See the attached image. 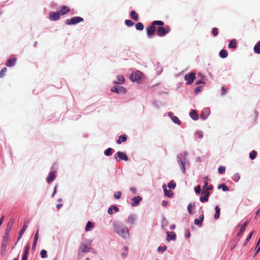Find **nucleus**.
Listing matches in <instances>:
<instances>
[{
  "label": "nucleus",
  "mask_w": 260,
  "mask_h": 260,
  "mask_svg": "<svg viewBox=\"0 0 260 260\" xmlns=\"http://www.w3.org/2000/svg\"><path fill=\"white\" fill-rule=\"evenodd\" d=\"M225 171V167L223 166H220L218 169V172L219 174H223Z\"/></svg>",
  "instance_id": "45"
},
{
  "label": "nucleus",
  "mask_w": 260,
  "mask_h": 260,
  "mask_svg": "<svg viewBox=\"0 0 260 260\" xmlns=\"http://www.w3.org/2000/svg\"><path fill=\"white\" fill-rule=\"evenodd\" d=\"M37 241H34L32 244V248L35 249L36 246Z\"/></svg>",
  "instance_id": "63"
},
{
  "label": "nucleus",
  "mask_w": 260,
  "mask_h": 260,
  "mask_svg": "<svg viewBox=\"0 0 260 260\" xmlns=\"http://www.w3.org/2000/svg\"><path fill=\"white\" fill-rule=\"evenodd\" d=\"M162 188L165 192V195L169 198H171L173 194V192L171 190H168L165 184L162 186Z\"/></svg>",
  "instance_id": "14"
},
{
  "label": "nucleus",
  "mask_w": 260,
  "mask_h": 260,
  "mask_svg": "<svg viewBox=\"0 0 260 260\" xmlns=\"http://www.w3.org/2000/svg\"><path fill=\"white\" fill-rule=\"evenodd\" d=\"M143 73L139 71H137L133 73L130 78L133 81H139L143 77Z\"/></svg>",
  "instance_id": "8"
},
{
  "label": "nucleus",
  "mask_w": 260,
  "mask_h": 260,
  "mask_svg": "<svg viewBox=\"0 0 260 260\" xmlns=\"http://www.w3.org/2000/svg\"><path fill=\"white\" fill-rule=\"evenodd\" d=\"M7 69L6 68H4L0 72V78H2L4 76L5 73H6Z\"/></svg>",
  "instance_id": "46"
},
{
  "label": "nucleus",
  "mask_w": 260,
  "mask_h": 260,
  "mask_svg": "<svg viewBox=\"0 0 260 260\" xmlns=\"http://www.w3.org/2000/svg\"><path fill=\"white\" fill-rule=\"evenodd\" d=\"M218 188H221L224 191H228L229 190V188L224 183L219 185Z\"/></svg>",
  "instance_id": "34"
},
{
  "label": "nucleus",
  "mask_w": 260,
  "mask_h": 260,
  "mask_svg": "<svg viewBox=\"0 0 260 260\" xmlns=\"http://www.w3.org/2000/svg\"><path fill=\"white\" fill-rule=\"evenodd\" d=\"M240 176L239 174L236 173L234 175L233 179L235 181H238L240 179Z\"/></svg>",
  "instance_id": "50"
},
{
  "label": "nucleus",
  "mask_w": 260,
  "mask_h": 260,
  "mask_svg": "<svg viewBox=\"0 0 260 260\" xmlns=\"http://www.w3.org/2000/svg\"><path fill=\"white\" fill-rule=\"evenodd\" d=\"M7 244V243H6L5 242V243L2 242V246H1V254L2 256H3V257L5 256V254L6 251Z\"/></svg>",
  "instance_id": "24"
},
{
  "label": "nucleus",
  "mask_w": 260,
  "mask_h": 260,
  "mask_svg": "<svg viewBox=\"0 0 260 260\" xmlns=\"http://www.w3.org/2000/svg\"><path fill=\"white\" fill-rule=\"evenodd\" d=\"M90 248L87 245L82 243L79 248L78 254L80 255L81 252H88Z\"/></svg>",
  "instance_id": "10"
},
{
  "label": "nucleus",
  "mask_w": 260,
  "mask_h": 260,
  "mask_svg": "<svg viewBox=\"0 0 260 260\" xmlns=\"http://www.w3.org/2000/svg\"><path fill=\"white\" fill-rule=\"evenodd\" d=\"M248 221H246L244 224L241 226L239 232H238V234H237V236H240L243 232L246 229V227L247 226V225L248 224Z\"/></svg>",
  "instance_id": "27"
},
{
  "label": "nucleus",
  "mask_w": 260,
  "mask_h": 260,
  "mask_svg": "<svg viewBox=\"0 0 260 260\" xmlns=\"http://www.w3.org/2000/svg\"><path fill=\"white\" fill-rule=\"evenodd\" d=\"M13 223V221H12L11 223L10 222H9L7 224L6 229L5 231V234H4V236H3L2 242H3V243H5V242L6 243L8 242L9 237L10 236V232H11V231L12 230V228Z\"/></svg>",
  "instance_id": "4"
},
{
  "label": "nucleus",
  "mask_w": 260,
  "mask_h": 260,
  "mask_svg": "<svg viewBox=\"0 0 260 260\" xmlns=\"http://www.w3.org/2000/svg\"><path fill=\"white\" fill-rule=\"evenodd\" d=\"M212 188H213V186L212 185H208V186L207 187V188L206 189V190H208L209 191V190L212 189Z\"/></svg>",
  "instance_id": "62"
},
{
  "label": "nucleus",
  "mask_w": 260,
  "mask_h": 260,
  "mask_svg": "<svg viewBox=\"0 0 260 260\" xmlns=\"http://www.w3.org/2000/svg\"><path fill=\"white\" fill-rule=\"evenodd\" d=\"M202 193L205 194L204 197H206L208 199L209 196H210V192L209 191L205 189L204 191L202 192Z\"/></svg>",
  "instance_id": "53"
},
{
  "label": "nucleus",
  "mask_w": 260,
  "mask_h": 260,
  "mask_svg": "<svg viewBox=\"0 0 260 260\" xmlns=\"http://www.w3.org/2000/svg\"><path fill=\"white\" fill-rule=\"evenodd\" d=\"M26 228H27V223L26 222H25L22 228L19 231V235H23V233H24L25 230L26 229Z\"/></svg>",
  "instance_id": "43"
},
{
  "label": "nucleus",
  "mask_w": 260,
  "mask_h": 260,
  "mask_svg": "<svg viewBox=\"0 0 260 260\" xmlns=\"http://www.w3.org/2000/svg\"><path fill=\"white\" fill-rule=\"evenodd\" d=\"M135 219H136V217L134 215H129L127 218L128 222L131 224L134 223Z\"/></svg>",
  "instance_id": "33"
},
{
  "label": "nucleus",
  "mask_w": 260,
  "mask_h": 260,
  "mask_svg": "<svg viewBox=\"0 0 260 260\" xmlns=\"http://www.w3.org/2000/svg\"><path fill=\"white\" fill-rule=\"evenodd\" d=\"M111 90L117 93H124L126 92V89L122 86L113 87Z\"/></svg>",
  "instance_id": "9"
},
{
  "label": "nucleus",
  "mask_w": 260,
  "mask_h": 260,
  "mask_svg": "<svg viewBox=\"0 0 260 260\" xmlns=\"http://www.w3.org/2000/svg\"><path fill=\"white\" fill-rule=\"evenodd\" d=\"M62 206V204H58L56 205V208L59 209Z\"/></svg>",
  "instance_id": "64"
},
{
  "label": "nucleus",
  "mask_w": 260,
  "mask_h": 260,
  "mask_svg": "<svg viewBox=\"0 0 260 260\" xmlns=\"http://www.w3.org/2000/svg\"><path fill=\"white\" fill-rule=\"evenodd\" d=\"M115 232L123 237H126L128 235V231L126 228H124L118 223H114Z\"/></svg>",
  "instance_id": "2"
},
{
  "label": "nucleus",
  "mask_w": 260,
  "mask_h": 260,
  "mask_svg": "<svg viewBox=\"0 0 260 260\" xmlns=\"http://www.w3.org/2000/svg\"><path fill=\"white\" fill-rule=\"evenodd\" d=\"M83 21V19L79 16L74 17L70 19H67L65 23L67 25H74Z\"/></svg>",
  "instance_id": "5"
},
{
  "label": "nucleus",
  "mask_w": 260,
  "mask_h": 260,
  "mask_svg": "<svg viewBox=\"0 0 260 260\" xmlns=\"http://www.w3.org/2000/svg\"><path fill=\"white\" fill-rule=\"evenodd\" d=\"M168 204V202L166 201H163L162 202H161V205L163 206H165V207H166Z\"/></svg>",
  "instance_id": "60"
},
{
  "label": "nucleus",
  "mask_w": 260,
  "mask_h": 260,
  "mask_svg": "<svg viewBox=\"0 0 260 260\" xmlns=\"http://www.w3.org/2000/svg\"><path fill=\"white\" fill-rule=\"evenodd\" d=\"M165 23L162 21L155 20L151 22V25L146 28L147 35L149 38H151L155 31V25L163 26Z\"/></svg>",
  "instance_id": "1"
},
{
  "label": "nucleus",
  "mask_w": 260,
  "mask_h": 260,
  "mask_svg": "<svg viewBox=\"0 0 260 260\" xmlns=\"http://www.w3.org/2000/svg\"><path fill=\"white\" fill-rule=\"evenodd\" d=\"M194 208H195V204L194 203L189 204L187 207L188 212L190 214H192L193 212L192 211V210L194 209Z\"/></svg>",
  "instance_id": "28"
},
{
  "label": "nucleus",
  "mask_w": 260,
  "mask_h": 260,
  "mask_svg": "<svg viewBox=\"0 0 260 260\" xmlns=\"http://www.w3.org/2000/svg\"><path fill=\"white\" fill-rule=\"evenodd\" d=\"M189 115L194 120H197L199 118V115L196 110H191L189 113Z\"/></svg>",
  "instance_id": "17"
},
{
  "label": "nucleus",
  "mask_w": 260,
  "mask_h": 260,
  "mask_svg": "<svg viewBox=\"0 0 260 260\" xmlns=\"http://www.w3.org/2000/svg\"><path fill=\"white\" fill-rule=\"evenodd\" d=\"M125 24L129 27L133 26L134 25V22H133L131 20L127 19L125 21Z\"/></svg>",
  "instance_id": "40"
},
{
  "label": "nucleus",
  "mask_w": 260,
  "mask_h": 260,
  "mask_svg": "<svg viewBox=\"0 0 260 260\" xmlns=\"http://www.w3.org/2000/svg\"><path fill=\"white\" fill-rule=\"evenodd\" d=\"M108 213L110 215H112L113 214V208L112 207H110L108 209Z\"/></svg>",
  "instance_id": "59"
},
{
  "label": "nucleus",
  "mask_w": 260,
  "mask_h": 260,
  "mask_svg": "<svg viewBox=\"0 0 260 260\" xmlns=\"http://www.w3.org/2000/svg\"><path fill=\"white\" fill-rule=\"evenodd\" d=\"M70 11V9L68 7L63 6L59 12H60V14L61 15H65L69 13Z\"/></svg>",
  "instance_id": "22"
},
{
  "label": "nucleus",
  "mask_w": 260,
  "mask_h": 260,
  "mask_svg": "<svg viewBox=\"0 0 260 260\" xmlns=\"http://www.w3.org/2000/svg\"><path fill=\"white\" fill-rule=\"evenodd\" d=\"M167 249V247L164 246H159L158 247V251H161L162 252H164Z\"/></svg>",
  "instance_id": "49"
},
{
  "label": "nucleus",
  "mask_w": 260,
  "mask_h": 260,
  "mask_svg": "<svg viewBox=\"0 0 260 260\" xmlns=\"http://www.w3.org/2000/svg\"><path fill=\"white\" fill-rule=\"evenodd\" d=\"M60 12H51L49 15V18L54 21L58 20L60 18Z\"/></svg>",
  "instance_id": "11"
},
{
  "label": "nucleus",
  "mask_w": 260,
  "mask_h": 260,
  "mask_svg": "<svg viewBox=\"0 0 260 260\" xmlns=\"http://www.w3.org/2000/svg\"><path fill=\"white\" fill-rule=\"evenodd\" d=\"M55 176L54 173L52 172H50L49 174V175H48V176L47 178V181L48 183H50V182L52 181L55 179Z\"/></svg>",
  "instance_id": "25"
},
{
  "label": "nucleus",
  "mask_w": 260,
  "mask_h": 260,
  "mask_svg": "<svg viewBox=\"0 0 260 260\" xmlns=\"http://www.w3.org/2000/svg\"><path fill=\"white\" fill-rule=\"evenodd\" d=\"M212 32V34L214 36H216L218 35V29L217 28H216V27L213 28Z\"/></svg>",
  "instance_id": "48"
},
{
  "label": "nucleus",
  "mask_w": 260,
  "mask_h": 260,
  "mask_svg": "<svg viewBox=\"0 0 260 260\" xmlns=\"http://www.w3.org/2000/svg\"><path fill=\"white\" fill-rule=\"evenodd\" d=\"M228 52L225 50L222 49L219 52V56L221 58H226L228 56Z\"/></svg>",
  "instance_id": "31"
},
{
  "label": "nucleus",
  "mask_w": 260,
  "mask_h": 260,
  "mask_svg": "<svg viewBox=\"0 0 260 260\" xmlns=\"http://www.w3.org/2000/svg\"><path fill=\"white\" fill-rule=\"evenodd\" d=\"M136 28L137 30H142L144 28V25L142 23L138 22L136 24Z\"/></svg>",
  "instance_id": "36"
},
{
  "label": "nucleus",
  "mask_w": 260,
  "mask_h": 260,
  "mask_svg": "<svg viewBox=\"0 0 260 260\" xmlns=\"http://www.w3.org/2000/svg\"><path fill=\"white\" fill-rule=\"evenodd\" d=\"M29 249L30 246L29 245H26L23 251L22 260H27Z\"/></svg>",
  "instance_id": "15"
},
{
  "label": "nucleus",
  "mask_w": 260,
  "mask_h": 260,
  "mask_svg": "<svg viewBox=\"0 0 260 260\" xmlns=\"http://www.w3.org/2000/svg\"><path fill=\"white\" fill-rule=\"evenodd\" d=\"M168 186L170 189H174L176 187V183H174L173 181H171L168 183Z\"/></svg>",
  "instance_id": "42"
},
{
  "label": "nucleus",
  "mask_w": 260,
  "mask_h": 260,
  "mask_svg": "<svg viewBox=\"0 0 260 260\" xmlns=\"http://www.w3.org/2000/svg\"><path fill=\"white\" fill-rule=\"evenodd\" d=\"M142 198L140 196L134 197L132 199L133 203L132 204V206L134 207L139 204L140 202L141 201Z\"/></svg>",
  "instance_id": "18"
},
{
  "label": "nucleus",
  "mask_w": 260,
  "mask_h": 260,
  "mask_svg": "<svg viewBox=\"0 0 260 260\" xmlns=\"http://www.w3.org/2000/svg\"><path fill=\"white\" fill-rule=\"evenodd\" d=\"M112 207L113 209H114L115 210V212L119 211V209L116 206L113 205L112 206Z\"/></svg>",
  "instance_id": "61"
},
{
  "label": "nucleus",
  "mask_w": 260,
  "mask_h": 260,
  "mask_svg": "<svg viewBox=\"0 0 260 260\" xmlns=\"http://www.w3.org/2000/svg\"><path fill=\"white\" fill-rule=\"evenodd\" d=\"M93 224L91 221H88L85 227V231L86 232L90 231L91 229L93 228Z\"/></svg>",
  "instance_id": "32"
},
{
  "label": "nucleus",
  "mask_w": 260,
  "mask_h": 260,
  "mask_svg": "<svg viewBox=\"0 0 260 260\" xmlns=\"http://www.w3.org/2000/svg\"><path fill=\"white\" fill-rule=\"evenodd\" d=\"M171 119L173 120V121L175 123H177L178 124H180L181 123V121L179 119V118L176 116H174V117H172Z\"/></svg>",
  "instance_id": "39"
},
{
  "label": "nucleus",
  "mask_w": 260,
  "mask_h": 260,
  "mask_svg": "<svg viewBox=\"0 0 260 260\" xmlns=\"http://www.w3.org/2000/svg\"><path fill=\"white\" fill-rule=\"evenodd\" d=\"M204 216L203 214L200 215L199 218H196L194 219V224L199 226H201L202 224V222L204 220Z\"/></svg>",
  "instance_id": "13"
},
{
  "label": "nucleus",
  "mask_w": 260,
  "mask_h": 260,
  "mask_svg": "<svg viewBox=\"0 0 260 260\" xmlns=\"http://www.w3.org/2000/svg\"><path fill=\"white\" fill-rule=\"evenodd\" d=\"M121 192L120 191H118L115 193L114 197L116 199L118 200L121 198Z\"/></svg>",
  "instance_id": "47"
},
{
  "label": "nucleus",
  "mask_w": 260,
  "mask_h": 260,
  "mask_svg": "<svg viewBox=\"0 0 260 260\" xmlns=\"http://www.w3.org/2000/svg\"><path fill=\"white\" fill-rule=\"evenodd\" d=\"M194 191L197 193H200L201 192L200 185H198L194 188Z\"/></svg>",
  "instance_id": "51"
},
{
  "label": "nucleus",
  "mask_w": 260,
  "mask_h": 260,
  "mask_svg": "<svg viewBox=\"0 0 260 260\" xmlns=\"http://www.w3.org/2000/svg\"><path fill=\"white\" fill-rule=\"evenodd\" d=\"M112 153L113 149L111 148H108L104 152V154L106 156H111Z\"/></svg>",
  "instance_id": "35"
},
{
  "label": "nucleus",
  "mask_w": 260,
  "mask_h": 260,
  "mask_svg": "<svg viewBox=\"0 0 260 260\" xmlns=\"http://www.w3.org/2000/svg\"><path fill=\"white\" fill-rule=\"evenodd\" d=\"M117 81H114V83L115 84H123L125 81L124 78L123 76L121 75L117 76Z\"/></svg>",
  "instance_id": "21"
},
{
  "label": "nucleus",
  "mask_w": 260,
  "mask_h": 260,
  "mask_svg": "<svg viewBox=\"0 0 260 260\" xmlns=\"http://www.w3.org/2000/svg\"><path fill=\"white\" fill-rule=\"evenodd\" d=\"M252 234H253V232H251L249 235L247 236V237L246 238L245 241H244V243H243V245L244 246H245L247 243L249 242V241L250 240L252 236Z\"/></svg>",
  "instance_id": "41"
},
{
  "label": "nucleus",
  "mask_w": 260,
  "mask_h": 260,
  "mask_svg": "<svg viewBox=\"0 0 260 260\" xmlns=\"http://www.w3.org/2000/svg\"><path fill=\"white\" fill-rule=\"evenodd\" d=\"M179 166L183 173L185 172V167L184 162L180 159L179 162Z\"/></svg>",
  "instance_id": "38"
},
{
  "label": "nucleus",
  "mask_w": 260,
  "mask_h": 260,
  "mask_svg": "<svg viewBox=\"0 0 260 260\" xmlns=\"http://www.w3.org/2000/svg\"><path fill=\"white\" fill-rule=\"evenodd\" d=\"M190 236V233L188 230H186L185 231V237L187 238H189Z\"/></svg>",
  "instance_id": "58"
},
{
  "label": "nucleus",
  "mask_w": 260,
  "mask_h": 260,
  "mask_svg": "<svg viewBox=\"0 0 260 260\" xmlns=\"http://www.w3.org/2000/svg\"><path fill=\"white\" fill-rule=\"evenodd\" d=\"M167 240L170 241L171 240H174L176 238V234L174 232H167Z\"/></svg>",
  "instance_id": "12"
},
{
  "label": "nucleus",
  "mask_w": 260,
  "mask_h": 260,
  "mask_svg": "<svg viewBox=\"0 0 260 260\" xmlns=\"http://www.w3.org/2000/svg\"><path fill=\"white\" fill-rule=\"evenodd\" d=\"M254 51L256 53L260 54V41L254 46Z\"/></svg>",
  "instance_id": "30"
},
{
  "label": "nucleus",
  "mask_w": 260,
  "mask_h": 260,
  "mask_svg": "<svg viewBox=\"0 0 260 260\" xmlns=\"http://www.w3.org/2000/svg\"><path fill=\"white\" fill-rule=\"evenodd\" d=\"M114 158L116 161H119L120 160H123L125 161H127L128 160L127 155L121 151L117 152L114 155Z\"/></svg>",
  "instance_id": "7"
},
{
  "label": "nucleus",
  "mask_w": 260,
  "mask_h": 260,
  "mask_svg": "<svg viewBox=\"0 0 260 260\" xmlns=\"http://www.w3.org/2000/svg\"><path fill=\"white\" fill-rule=\"evenodd\" d=\"M171 31V28L169 25L159 26L156 29L157 35L159 37H164Z\"/></svg>",
  "instance_id": "3"
},
{
  "label": "nucleus",
  "mask_w": 260,
  "mask_h": 260,
  "mask_svg": "<svg viewBox=\"0 0 260 260\" xmlns=\"http://www.w3.org/2000/svg\"><path fill=\"white\" fill-rule=\"evenodd\" d=\"M131 17V18L134 20L135 21H137L139 19V16L138 14L135 11L132 10L131 11L130 13Z\"/></svg>",
  "instance_id": "23"
},
{
  "label": "nucleus",
  "mask_w": 260,
  "mask_h": 260,
  "mask_svg": "<svg viewBox=\"0 0 260 260\" xmlns=\"http://www.w3.org/2000/svg\"><path fill=\"white\" fill-rule=\"evenodd\" d=\"M40 255L42 258H44L47 257V251L46 250L43 249L41 251Z\"/></svg>",
  "instance_id": "44"
},
{
  "label": "nucleus",
  "mask_w": 260,
  "mask_h": 260,
  "mask_svg": "<svg viewBox=\"0 0 260 260\" xmlns=\"http://www.w3.org/2000/svg\"><path fill=\"white\" fill-rule=\"evenodd\" d=\"M196 135L198 136L199 138H202L203 136V133L201 131L197 132L196 133Z\"/></svg>",
  "instance_id": "56"
},
{
  "label": "nucleus",
  "mask_w": 260,
  "mask_h": 260,
  "mask_svg": "<svg viewBox=\"0 0 260 260\" xmlns=\"http://www.w3.org/2000/svg\"><path fill=\"white\" fill-rule=\"evenodd\" d=\"M202 90V87L201 86H198L194 90V92L196 94L198 93Z\"/></svg>",
  "instance_id": "54"
},
{
  "label": "nucleus",
  "mask_w": 260,
  "mask_h": 260,
  "mask_svg": "<svg viewBox=\"0 0 260 260\" xmlns=\"http://www.w3.org/2000/svg\"><path fill=\"white\" fill-rule=\"evenodd\" d=\"M215 213L214 215L215 219L217 220L219 218L220 209L218 206H216L215 208Z\"/></svg>",
  "instance_id": "26"
},
{
  "label": "nucleus",
  "mask_w": 260,
  "mask_h": 260,
  "mask_svg": "<svg viewBox=\"0 0 260 260\" xmlns=\"http://www.w3.org/2000/svg\"><path fill=\"white\" fill-rule=\"evenodd\" d=\"M221 95H223L227 92V89L224 87H222Z\"/></svg>",
  "instance_id": "52"
},
{
  "label": "nucleus",
  "mask_w": 260,
  "mask_h": 260,
  "mask_svg": "<svg viewBox=\"0 0 260 260\" xmlns=\"http://www.w3.org/2000/svg\"><path fill=\"white\" fill-rule=\"evenodd\" d=\"M200 201L201 202H207L208 201V199L206 197H202L200 198Z\"/></svg>",
  "instance_id": "55"
},
{
  "label": "nucleus",
  "mask_w": 260,
  "mask_h": 260,
  "mask_svg": "<svg viewBox=\"0 0 260 260\" xmlns=\"http://www.w3.org/2000/svg\"><path fill=\"white\" fill-rule=\"evenodd\" d=\"M210 111L209 109H205L202 113L201 115V118L203 119V120H205L208 115H209Z\"/></svg>",
  "instance_id": "20"
},
{
  "label": "nucleus",
  "mask_w": 260,
  "mask_h": 260,
  "mask_svg": "<svg viewBox=\"0 0 260 260\" xmlns=\"http://www.w3.org/2000/svg\"><path fill=\"white\" fill-rule=\"evenodd\" d=\"M38 237H39V232H38V231H37L35 235V237H34V241H37L38 240Z\"/></svg>",
  "instance_id": "57"
},
{
  "label": "nucleus",
  "mask_w": 260,
  "mask_h": 260,
  "mask_svg": "<svg viewBox=\"0 0 260 260\" xmlns=\"http://www.w3.org/2000/svg\"><path fill=\"white\" fill-rule=\"evenodd\" d=\"M127 137L126 135H122L119 137L118 139L117 140V143L120 144L122 142H124L127 140Z\"/></svg>",
  "instance_id": "19"
},
{
  "label": "nucleus",
  "mask_w": 260,
  "mask_h": 260,
  "mask_svg": "<svg viewBox=\"0 0 260 260\" xmlns=\"http://www.w3.org/2000/svg\"><path fill=\"white\" fill-rule=\"evenodd\" d=\"M16 58L14 57H11L7 60L6 64L7 67H10L13 66L16 62Z\"/></svg>",
  "instance_id": "16"
},
{
  "label": "nucleus",
  "mask_w": 260,
  "mask_h": 260,
  "mask_svg": "<svg viewBox=\"0 0 260 260\" xmlns=\"http://www.w3.org/2000/svg\"><path fill=\"white\" fill-rule=\"evenodd\" d=\"M256 155H257V152L256 151H254V150H253L252 151L250 154H249V157H250V158L252 160L254 159L256 156Z\"/></svg>",
  "instance_id": "37"
},
{
  "label": "nucleus",
  "mask_w": 260,
  "mask_h": 260,
  "mask_svg": "<svg viewBox=\"0 0 260 260\" xmlns=\"http://www.w3.org/2000/svg\"><path fill=\"white\" fill-rule=\"evenodd\" d=\"M236 41L235 39L231 40L228 45L229 48L235 49L236 48Z\"/></svg>",
  "instance_id": "29"
},
{
  "label": "nucleus",
  "mask_w": 260,
  "mask_h": 260,
  "mask_svg": "<svg viewBox=\"0 0 260 260\" xmlns=\"http://www.w3.org/2000/svg\"><path fill=\"white\" fill-rule=\"evenodd\" d=\"M196 74L193 72H191L185 75L184 80L186 81L187 84H191L194 80Z\"/></svg>",
  "instance_id": "6"
}]
</instances>
